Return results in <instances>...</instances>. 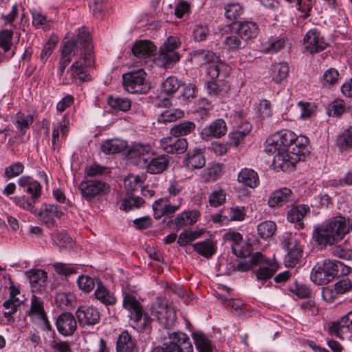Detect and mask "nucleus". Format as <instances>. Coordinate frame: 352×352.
<instances>
[{
	"mask_svg": "<svg viewBox=\"0 0 352 352\" xmlns=\"http://www.w3.org/2000/svg\"><path fill=\"white\" fill-rule=\"evenodd\" d=\"M265 151L275 154L274 163L280 168L294 166L304 161L309 154V139L306 136H297L289 130H283L267 138Z\"/></svg>",
	"mask_w": 352,
	"mask_h": 352,
	"instance_id": "obj_1",
	"label": "nucleus"
},
{
	"mask_svg": "<svg viewBox=\"0 0 352 352\" xmlns=\"http://www.w3.org/2000/svg\"><path fill=\"white\" fill-rule=\"evenodd\" d=\"M315 3L314 0H296L294 3L298 6V10L301 12V16L303 19H307L310 16L313 6Z\"/></svg>",
	"mask_w": 352,
	"mask_h": 352,
	"instance_id": "obj_59",
	"label": "nucleus"
},
{
	"mask_svg": "<svg viewBox=\"0 0 352 352\" xmlns=\"http://www.w3.org/2000/svg\"><path fill=\"white\" fill-rule=\"evenodd\" d=\"M131 51L137 58L145 59L151 58L156 54L157 47L151 41L140 40L133 43Z\"/></svg>",
	"mask_w": 352,
	"mask_h": 352,
	"instance_id": "obj_18",
	"label": "nucleus"
},
{
	"mask_svg": "<svg viewBox=\"0 0 352 352\" xmlns=\"http://www.w3.org/2000/svg\"><path fill=\"white\" fill-rule=\"evenodd\" d=\"M184 116V111L179 109L166 110L160 114L157 121L162 123L172 122Z\"/></svg>",
	"mask_w": 352,
	"mask_h": 352,
	"instance_id": "obj_50",
	"label": "nucleus"
},
{
	"mask_svg": "<svg viewBox=\"0 0 352 352\" xmlns=\"http://www.w3.org/2000/svg\"><path fill=\"white\" fill-rule=\"evenodd\" d=\"M252 128L249 122L244 123V129L243 130L238 129L230 134L231 144L234 146H238L243 141V138L246 136L250 131Z\"/></svg>",
	"mask_w": 352,
	"mask_h": 352,
	"instance_id": "obj_51",
	"label": "nucleus"
},
{
	"mask_svg": "<svg viewBox=\"0 0 352 352\" xmlns=\"http://www.w3.org/2000/svg\"><path fill=\"white\" fill-rule=\"evenodd\" d=\"M194 57L200 64L210 63L218 58L214 52L208 50H199L195 51Z\"/></svg>",
	"mask_w": 352,
	"mask_h": 352,
	"instance_id": "obj_55",
	"label": "nucleus"
},
{
	"mask_svg": "<svg viewBox=\"0 0 352 352\" xmlns=\"http://www.w3.org/2000/svg\"><path fill=\"white\" fill-rule=\"evenodd\" d=\"M238 181L252 188H256L259 183L258 174L250 168L242 169L238 175Z\"/></svg>",
	"mask_w": 352,
	"mask_h": 352,
	"instance_id": "obj_32",
	"label": "nucleus"
},
{
	"mask_svg": "<svg viewBox=\"0 0 352 352\" xmlns=\"http://www.w3.org/2000/svg\"><path fill=\"white\" fill-rule=\"evenodd\" d=\"M144 203V199L142 197H133L129 195L125 199H123L120 208L125 211H129L133 207H140Z\"/></svg>",
	"mask_w": 352,
	"mask_h": 352,
	"instance_id": "obj_56",
	"label": "nucleus"
},
{
	"mask_svg": "<svg viewBox=\"0 0 352 352\" xmlns=\"http://www.w3.org/2000/svg\"><path fill=\"white\" fill-rule=\"evenodd\" d=\"M229 72V67L223 63L210 65L207 69V74L212 80H216L218 78H220L219 80H223L228 76Z\"/></svg>",
	"mask_w": 352,
	"mask_h": 352,
	"instance_id": "obj_38",
	"label": "nucleus"
},
{
	"mask_svg": "<svg viewBox=\"0 0 352 352\" xmlns=\"http://www.w3.org/2000/svg\"><path fill=\"white\" fill-rule=\"evenodd\" d=\"M196 124L192 121H184L174 124L170 129V134L173 136H185L194 132Z\"/></svg>",
	"mask_w": 352,
	"mask_h": 352,
	"instance_id": "obj_35",
	"label": "nucleus"
},
{
	"mask_svg": "<svg viewBox=\"0 0 352 352\" xmlns=\"http://www.w3.org/2000/svg\"><path fill=\"white\" fill-rule=\"evenodd\" d=\"M232 252L237 257L246 258L252 252L251 246L245 244L243 242L241 244L231 245Z\"/></svg>",
	"mask_w": 352,
	"mask_h": 352,
	"instance_id": "obj_64",
	"label": "nucleus"
},
{
	"mask_svg": "<svg viewBox=\"0 0 352 352\" xmlns=\"http://www.w3.org/2000/svg\"><path fill=\"white\" fill-rule=\"evenodd\" d=\"M322 265L333 280L336 276H346L351 272L349 266L338 261L324 260Z\"/></svg>",
	"mask_w": 352,
	"mask_h": 352,
	"instance_id": "obj_26",
	"label": "nucleus"
},
{
	"mask_svg": "<svg viewBox=\"0 0 352 352\" xmlns=\"http://www.w3.org/2000/svg\"><path fill=\"white\" fill-rule=\"evenodd\" d=\"M188 142L186 138L178 136H168L161 139L160 148L168 153L182 154L188 148Z\"/></svg>",
	"mask_w": 352,
	"mask_h": 352,
	"instance_id": "obj_14",
	"label": "nucleus"
},
{
	"mask_svg": "<svg viewBox=\"0 0 352 352\" xmlns=\"http://www.w3.org/2000/svg\"><path fill=\"white\" fill-rule=\"evenodd\" d=\"M21 303L20 300H12V298L6 300L3 304L5 309L3 312V316L10 321V318H12V315L17 311Z\"/></svg>",
	"mask_w": 352,
	"mask_h": 352,
	"instance_id": "obj_54",
	"label": "nucleus"
},
{
	"mask_svg": "<svg viewBox=\"0 0 352 352\" xmlns=\"http://www.w3.org/2000/svg\"><path fill=\"white\" fill-rule=\"evenodd\" d=\"M289 68L286 63H279L274 64L272 69V80L276 83H280L285 80L289 74Z\"/></svg>",
	"mask_w": 352,
	"mask_h": 352,
	"instance_id": "obj_40",
	"label": "nucleus"
},
{
	"mask_svg": "<svg viewBox=\"0 0 352 352\" xmlns=\"http://www.w3.org/2000/svg\"><path fill=\"white\" fill-rule=\"evenodd\" d=\"M13 31L10 30H3L0 32V47L3 52H8L12 46Z\"/></svg>",
	"mask_w": 352,
	"mask_h": 352,
	"instance_id": "obj_57",
	"label": "nucleus"
},
{
	"mask_svg": "<svg viewBox=\"0 0 352 352\" xmlns=\"http://www.w3.org/2000/svg\"><path fill=\"white\" fill-rule=\"evenodd\" d=\"M224 10L226 18L232 21L236 20L243 13V8L239 3L226 4Z\"/></svg>",
	"mask_w": 352,
	"mask_h": 352,
	"instance_id": "obj_47",
	"label": "nucleus"
},
{
	"mask_svg": "<svg viewBox=\"0 0 352 352\" xmlns=\"http://www.w3.org/2000/svg\"><path fill=\"white\" fill-rule=\"evenodd\" d=\"M76 316L81 327L92 326L100 320V314L93 306H80L76 311Z\"/></svg>",
	"mask_w": 352,
	"mask_h": 352,
	"instance_id": "obj_15",
	"label": "nucleus"
},
{
	"mask_svg": "<svg viewBox=\"0 0 352 352\" xmlns=\"http://www.w3.org/2000/svg\"><path fill=\"white\" fill-rule=\"evenodd\" d=\"M126 148V143L119 140H107L101 145V151L106 155L120 153Z\"/></svg>",
	"mask_w": 352,
	"mask_h": 352,
	"instance_id": "obj_39",
	"label": "nucleus"
},
{
	"mask_svg": "<svg viewBox=\"0 0 352 352\" xmlns=\"http://www.w3.org/2000/svg\"><path fill=\"white\" fill-rule=\"evenodd\" d=\"M53 268L57 274L65 276H70L77 272V268L76 267L63 263H55L53 265Z\"/></svg>",
	"mask_w": 352,
	"mask_h": 352,
	"instance_id": "obj_62",
	"label": "nucleus"
},
{
	"mask_svg": "<svg viewBox=\"0 0 352 352\" xmlns=\"http://www.w3.org/2000/svg\"><path fill=\"white\" fill-rule=\"evenodd\" d=\"M32 292H41L47 282V273L41 270H31L28 272Z\"/></svg>",
	"mask_w": 352,
	"mask_h": 352,
	"instance_id": "obj_25",
	"label": "nucleus"
},
{
	"mask_svg": "<svg viewBox=\"0 0 352 352\" xmlns=\"http://www.w3.org/2000/svg\"><path fill=\"white\" fill-rule=\"evenodd\" d=\"M30 309L28 311V315L39 319H44L46 313L43 307V301L36 295H32L30 300Z\"/></svg>",
	"mask_w": 352,
	"mask_h": 352,
	"instance_id": "obj_37",
	"label": "nucleus"
},
{
	"mask_svg": "<svg viewBox=\"0 0 352 352\" xmlns=\"http://www.w3.org/2000/svg\"><path fill=\"white\" fill-rule=\"evenodd\" d=\"M205 164V157L201 150H193L188 152L185 165L188 169H200L204 166Z\"/></svg>",
	"mask_w": 352,
	"mask_h": 352,
	"instance_id": "obj_28",
	"label": "nucleus"
},
{
	"mask_svg": "<svg viewBox=\"0 0 352 352\" xmlns=\"http://www.w3.org/2000/svg\"><path fill=\"white\" fill-rule=\"evenodd\" d=\"M109 188L106 182L96 179L82 181L78 186L82 197L87 201H91L96 198L102 197Z\"/></svg>",
	"mask_w": 352,
	"mask_h": 352,
	"instance_id": "obj_9",
	"label": "nucleus"
},
{
	"mask_svg": "<svg viewBox=\"0 0 352 352\" xmlns=\"http://www.w3.org/2000/svg\"><path fill=\"white\" fill-rule=\"evenodd\" d=\"M287 39L285 37L282 38H271L265 43V51L267 53H276L283 49Z\"/></svg>",
	"mask_w": 352,
	"mask_h": 352,
	"instance_id": "obj_52",
	"label": "nucleus"
},
{
	"mask_svg": "<svg viewBox=\"0 0 352 352\" xmlns=\"http://www.w3.org/2000/svg\"><path fill=\"white\" fill-rule=\"evenodd\" d=\"M180 59L178 52L174 50L160 47L157 56L155 58L156 64L165 69L172 68Z\"/></svg>",
	"mask_w": 352,
	"mask_h": 352,
	"instance_id": "obj_21",
	"label": "nucleus"
},
{
	"mask_svg": "<svg viewBox=\"0 0 352 352\" xmlns=\"http://www.w3.org/2000/svg\"><path fill=\"white\" fill-rule=\"evenodd\" d=\"M199 212L197 210L184 211L177 214L175 219V224L177 227L191 226L197 222Z\"/></svg>",
	"mask_w": 352,
	"mask_h": 352,
	"instance_id": "obj_33",
	"label": "nucleus"
},
{
	"mask_svg": "<svg viewBox=\"0 0 352 352\" xmlns=\"http://www.w3.org/2000/svg\"><path fill=\"white\" fill-rule=\"evenodd\" d=\"M192 38L196 42H201L210 35L208 26L206 24H196L192 30Z\"/></svg>",
	"mask_w": 352,
	"mask_h": 352,
	"instance_id": "obj_53",
	"label": "nucleus"
},
{
	"mask_svg": "<svg viewBox=\"0 0 352 352\" xmlns=\"http://www.w3.org/2000/svg\"><path fill=\"white\" fill-rule=\"evenodd\" d=\"M226 192L221 188L214 190L208 197V202L212 207H219L223 205L226 200Z\"/></svg>",
	"mask_w": 352,
	"mask_h": 352,
	"instance_id": "obj_48",
	"label": "nucleus"
},
{
	"mask_svg": "<svg viewBox=\"0 0 352 352\" xmlns=\"http://www.w3.org/2000/svg\"><path fill=\"white\" fill-rule=\"evenodd\" d=\"M227 132L226 123L223 119H217L209 126H205L201 131L203 140H210L212 138H219L226 135Z\"/></svg>",
	"mask_w": 352,
	"mask_h": 352,
	"instance_id": "obj_19",
	"label": "nucleus"
},
{
	"mask_svg": "<svg viewBox=\"0 0 352 352\" xmlns=\"http://www.w3.org/2000/svg\"><path fill=\"white\" fill-rule=\"evenodd\" d=\"M116 349L117 352H138L136 340L126 330L118 336Z\"/></svg>",
	"mask_w": 352,
	"mask_h": 352,
	"instance_id": "obj_22",
	"label": "nucleus"
},
{
	"mask_svg": "<svg viewBox=\"0 0 352 352\" xmlns=\"http://www.w3.org/2000/svg\"><path fill=\"white\" fill-rule=\"evenodd\" d=\"M151 314L164 327L172 324L176 316L175 309L169 306L165 299L160 298L151 305Z\"/></svg>",
	"mask_w": 352,
	"mask_h": 352,
	"instance_id": "obj_7",
	"label": "nucleus"
},
{
	"mask_svg": "<svg viewBox=\"0 0 352 352\" xmlns=\"http://www.w3.org/2000/svg\"><path fill=\"white\" fill-rule=\"evenodd\" d=\"M123 307L129 312V318L131 320L138 323L143 316V307L137 298L129 292L123 293Z\"/></svg>",
	"mask_w": 352,
	"mask_h": 352,
	"instance_id": "obj_13",
	"label": "nucleus"
},
{
	"mask_svg": "<svg viewBox=\"0 0 352 352\" xmlns=\"http://www.w3.org/2000/svg\"><path fill=\"white\" fill-rule=\"evenodd\" d=\"M146 171L151 174H160L167 169L170 162V157L162 154L150 160H144Z\"/></svg>",
	"mask_w": 352,
	"mask_h": 352,
	"instance_id": "obj_23",
	"label": "nucleus"
},
{
	"mask_svg": "<svg viewBox=\"0 0 352 352\" xmlns=\"http://www.w3.org/2000/svg\"><path fill=\"white\" fill-rule=\"evenodd\" d=\"M152 151V147L148 144L134 143L127 150V157L135 159Z\"/></svg>",
	"mask_w": 352,
	"mask_h": 352,
	"instance_id": "obj_42",
	"label": "nucleus"
},
{
	"mask_svg": "<svg viewBox=\"0 0 352 352\" xmlns=\"http://www.w3.org/2000/svg\"><path fill=\"white\" fill-rule=\"evenodd\" d=\"M310 210L308 205L300 204L291 208L287 212V220L292 223L299 222Z\"/></svg>",
	"mask_w": 352,
	"mask_h": 352,
	"instance_id": "obj_43",
	"label": "nucleus"
},
{
	"mask_svg": "<svg viewBox=\"0 0 352 352\" xmlns=\"http://www.w3.org/2000/svg\"><path fill=\"white\" fill-rule=\"evenodd\" d=\"M336 145L341 152L352 148V126L344 129L336 139Z\"/></svg>",
	"mask_w": 352,
	"mask_h": 352,
	"instance_id": "obj_36",
	"label": "nucleus"
},
{
	"mask_svg": "<svg viewBox=\"0 0 352 352\" xmlns=\"http://www.w3.org/2000/svg\"><path fill=\"white\" fill-rule=\"evenodd\" d=\"M192 247L195 252L206 258L211 257L216 252L215 245L210 241L197 242L192 244Z\"/></svg>",
	"mask_w": 352,
	"mask_h": 352,
	"instance_id": "obj_41",
	"label": "nucleus"
},
{
	"mask_svg": "<svg viewBox=\"0 0 352 352\" xmlns=\"http://www.w3.org/2000/svg\"><path fill=\"white\" fill-rule=\"evenodd\" d=\"M294 194L291 189L284 187L273 191L267 200L269 207L279 208L293 200Z\"/></svg>",
	"mask_w": 352,
	"mask_h": 352,
	"instance_id": "obj_17",
	"label": "nucleus"
},
{
	"mask_svg": "<svg viewBox=\"0 0 352 352\" xmlns=\"http://www.w3.org/2000/svg\"><path fill=\"white\" fill-rule=\"evenodd\" d=\"M305 49L311 54L318 53L325 50L328 45L324 38L317 29L309 30L304 36Z\"/></svg>",
	"mask_w": 352,
	"mask_h": 352,
	"instance_id": "obj_11",
	"label": "nucleus"
},
{
	"mask_svg": "<svg viewBox=\"0 0 352 352\" xmlns=\"http://www.w3.org/2000/svg\"><path fill=\"white\" fill-rule=\"evenodd\" d=\"M237 34L246 42L248 40L254 38L258 32L257 24L253 21H243L238 24Z\"/></svg>",
	"mask_w": 352,
	"mask_h": 352,
	"instance_id": "obj_27",
	"label": "nucleus"
},
{
	"mask_svg": "<svg viewBox=\"0 0 352 352\" xmlns=\"http://www.w3.org/2000/svg\"><path fill=\"white\" fill-rule=\"evenodd\" d=\"M144 179L139 175H129L124 179V186L128 192L137 190L143 184Z\"/></svg>",
	"mask_w": 352,
	"mask_h": 352,
	"instance_id": "obj_58",
	"label": "nucleus"
},
{
	"mask_svg": "<svg viewBox=\"0 0 352 352\" xmlns=\"http://www.w3.org/2000/svg\"><path fill=\"white\" fill-rule=\"evenodd\" d=\"M24 170L23 164L20 162H14L8 166L5 170V177L11 179L21 175Z\"/></svg>",
	"mask_w": 352,
	"mask_h": 352,
	"instance_id": "obj_63",
	"label": "nucleus"
},
{
	"mask_svg": "<svg viewBox=\"0 0 352 352\" xmlns=\"http://www.w3.org/2000/svg\"><path fill=\"white\" fill-rule=\"evenodd\" d=\"M94 296L100 302L107 307L113 306L118 301L114 293L111 292L100 280L97 283Z\"/></svg>",
	"mask_w": 352,
	"mask_h": 352,
	"instance_id": "obj_24",
	"label": "nucleus"
},
{
	"mask_svg": "<svg viewBox=\"0 0 352 352\" xmlns=\"http://www.w3.org/2000/svg\"><path fill=\"white\" fill-rule=\"evenodd\" d=\"M182 204V197L173 200L166 197L160 198L153 204V216L155 219H160L164 216L170 217L181 208Z\"/></svg>",
	"mask_w": 352,
	"mask_h": 352,
	"instance_id": "obj_10",
	"label": "nucleus"
},
{
	"mask_svg": "<svg viewBox=\"0 0 352 352\" xmlns=\"http://www.w3.org/2000/svg\"><path fill=\"white\" fill-rule=\"evenodd\" d=\"M107 103L116 111H127L131 107V101L129 99L118 96H109Z\"/></svg>",
	"mask_w": 352,
	"mask_h": 352,
	"instance_id": "obj_44",
	"label": "nucleus"
},
{
	"mask_svg": "<svg viewBox=\"0 0 352 352\" xmlns=\"http://www.w3.org/2000/svg\"><path fill=\"white\" fill-rule=\"evenodd\" d=\"M182 82L175 76L168 77L162 84V91L166 96H172L181 87Z\"/></svg>",
	"mask_w": 352,
	"mask_h": 352,
	"instance_id": "obj_45",
	"label": "nucleus"
},
{
	"mask_svg": "<svg viewBox=\"0 0 352 352\" xmlns=\"http://www.w3.org/2000/svg\"><path fill=\"white\" fill-rule=\"evenodd\" d=\"M281 245L287 254L285 257L287 267H293L300 261L302 255V248L296 239L290 233H285L281 239Z\"/></svg>",
	"mask_w": 352,
	"mask_h": 352,
	"instance_id": "obj_5",
	"label": "nucleus"
},
{
	"mask_svg": "<svg viewBox=\"0 0 352 352\" xmlns=\"http://www.w3.org/2000/svg\"><path fill=\"white\" fill-rule=\"evenodd\" d=\"M221 173V166L217 164H214L204 170L203 177L205 179L206 182H214L219 177Z\"/></svg>",
	"mask_w": 352,
	"mask_h": 352,
	"instance_id": "obj_60",
	"label": "nucleus"
},
{
	"mask_svg": "<svg viewBox=\"0 0 352 352\" xmlns=\"http://www.w3.org/2000/svg\"><path fill=\"white\" fill-rule=\"evenodd\" d=\"M352 333V311L342 317L340 320L332 322L329 327L331 335L340 338L346 332Z\"/></svg>",
	"mask_w": 352,
	"mask_h": 352,
	"instance_id": "obj_20",
	"label": "nucleus"
},
{
	"mask_svg": "<svg viewBox=\"0 0 352 352\" xmlns=\"http://www.w3.org/2000/svg\"><path fill=\"white\" fill-rule=\"evenodd\" d=\"M91 66L86 65L82 58L74 61L67 70V74H69V76L63 78V85L75 83L78 85L82 82L91 81L92 78L87 67Z\"/></svg>",
	"mask_w": 352,
	"mask_h": 352,
	"instance_id": "obj_6",
	"label": "nucleus"
},
{
	"mask_svg": "<svg viewBox=\"0 0 352 352\" xmlns=\"http://www.w3.org/2000/svg\"><path fill=\"white\" fill-rule=\"evenodd\" d=\"M146 74L143 69L132 71L122 75V84L126 91L131 94H143L150 89L146 79Z\"/></svg>",
	"mask_w": 352,
	"mask_h": 352,
	"instance_id": "obj_4",
	"label": "nucleus"
},
{
	"mask_svg": "<svg viewBox=\"0 0 352 352\" xmlns=\"http://www.w3.org/2000/svg\"><path fill=\"white\" fill-rule=\"evenodd\" d=\"M36 215L47 228H53L56 226V218L60 219L63 212L57 205L45 204L37 210Z\"/></svg>",
	"mask_w": 352,
	"mask_h": 352,
	"instance_id": "obj_12",
	"label": "nucleus"
},
{
	"mask_svg": "<svg viewBox=\"0 0 352 352\" xmlns=\"http://www.w3.org/2000/svg\"><path fill=\"white\" fill-rule=\"evenodd\" d=\"M245 42L237 34L236 31L230 35L226 36L223 41V44L230 50H237L244 47Z\"/></svg>",
	"mask_w": 352,
	"mask_h": 352,
	"instance_id": "obj_46",
	"label": "nucleus"
},
{
	"mask_svg": "<svg viewBox=\"0 0 352 352\" xmlns=\"http://www.w3.org/2000/svg\"><path fill=\"white\" fill-rule=\"evenodd\" d=\"M12 122L19 131V135L25 134L30 126L34 122V117L32 115H25L23 113L18 112L12 118Z\"/></svg>",
	"mask_w": 352,
	"mask_h": 352,
	"instance_id": "obj_29",
	"label": "nucleus"
},
{
	"mask_svg": "<svg viewBox=\"0 0 352 352\" xmlns=\"http://www.w3.org/2000/svg\"><path fill=\"white\" fill-rule=\"evenodd\" d=\"M92 50L89 33L84 28H80L76 38L63 40L60 57L72 61V57L80 56V58L84 59L86 65H93L94 60Z\"/></svg>",
	"mask_w": 352,
	"mask_h": 352,
	"instance_id": "obj_3",
	"label": "nucleus"
},
{
	"mask_svg": "<svg viewBox=\"0 0 352 352\" xmlns=\"http://www.w3.org/2000/svg\"><path fill=\"white\" fill-rule=\"evenodd\" d=\"M168 344L157 349V352H193V346L189 337L182 332L173 333L169 336Z\"/></svg>",
	"mask_w": 352,
	"mask_h": 352,
	"instance_id": "obj_8",
	"label": "nucleus"
},
{
	"mask_svg": "<svg viewBox=\"0 0 352 352\" xmlns=\"http://www.w3.org/2000/svg\"><path fill=\"white\" fill-rule=\"evenodd\" d=\"M192 338L199 352H212V342L202 331L193 332Z\"/></svg>",
	"mask_w": 352,
	"mask_h": 352,
	"instance_id": "obj_34",
	"label": "nucleus"
},
{
	"mask_svg": "<svg viewBox=\"0 0 352 352\" xmlns=\"http://www.w3.org/2000/svg\"><path fill=\"white\" fill-rule=\"evenodd\" d=\"M276 272V268L269 260L260 263L258 268L253 270L257 280L264 282L271 278Z\"/></svg>",
	"mask_w": 352,
	"mask_h": 352,
	"instance_id": "obj_30",
	"label": "nucleus"
},
{
	"mask_svg": "<svg viewBox=\"0 0 352 352\" xmlns=\"http://www.w3.org/2000/svg\"><path fill=\"white\" fill-rule=\"evenodd\" d=\"M276 230V223L271 221L262 222L257 227L258 234L262 239H267L272 236Z\"/></svg>",
	"mask_w": 352,
	"mask_h": 352,
	"instance_id": "obj_49",
	"label": "nucleus"
},
{
	"mask_svg": "<svg viewBox=\"0 0 352 352\" xmlns=\"http://www.w3.org/2000/svg\"><path fill=\"white\" fill-rule=\"evenodd\" d=\"M311 280L316 285H326L332 281L333 279L325 270L322 263H317L313 268L311 273Z\"/></svg>",
	"mask_w": 352,
	"mask_h": 352,
	"instance_id": "obj_31",
	"label": "nucleus"
},
{
	"mask_svg": "<svg viewBox=\"0 0 352 352\" xmlns=\"http://www.w3.org/2000/svg\"><path fill=\"white\" fill-rule=\"evenodd\" d=\"M339 73L335 68L328 69L323 74L321 82L324 86H331L338 82Z\"/></svg>",
	"mask_w": 352,
	"mask_h": 352,
	"instance_id": "obj_61",
	"label": "nucleus"
},
{
	"mask_svg": "<svg viewBox=\"0 0 352 352\" xmlns=\"http://www.w3.org/2000/svg\"><path fill=\"white\" fill-rule=\"evenodd\" d=\"M348 232L346 219L342 216H337L315 226L312 238L318 246L323 248L338 243Z\"/></svg>",
	"mask_w": 352,
	"mask_h": 352,
	"instance_id": "obj_2",
	"label": "nucleus"
},
{
	"mask_svg": "<svg viewBox=\"0 0 352 352\" xmlns=\"http://www.w3.org/2000/svg\"><path fill=\"white\" fill-rule=\"evenodd\" d=\"M56 325L58 331L63 336H69L74 333L77 322L72 313L63 312L56 318Z\"/></svg>",
	"mask_w": 352,
	"mask_h": 352,
	"instance_id": "obj_16",
	"label": "nucleus"
}]
</instances>
